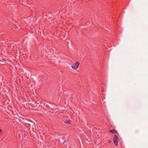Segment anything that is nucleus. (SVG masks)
Segmentation results:
<instances>
[{"mask_svg":"<svg viewBox=\"0 0 148 148\" xmlns=\"http://www.w3.org/2000/svg\"><path fill=\"white\" fill-rule=\"evenodd\" d=\"M112 141L111 140H109V142L110 143Z\"/></svg>","mask_w":148,"mask_h":148,"instance_id":"7","label":"nucleus"},{"mask_svg":"<svg viewBox=\"0 0 148 148\" xmlns=\"http://www.w3.org/2000/svg\"><path fill=\"white\" fill-rule=\"evenodd\" d=\"M65 140H64V143L63 144L65 146H67V145L69 144V142H66V143H65Z\"/></svg>","mask_w":148,"mask_h":148,"instance_id":"5","label":"nucleus"},{"mask_svg":"<svg viewBox=\"0 0 148 148\" xmlns=\"http://www.w3.org/2000/svg\"><path fill=\"white\" fill-rule=\"evenodd\" d=\"M110 132L113 134H117V132L115 130H111L110 131Z\"/></svg>","mask_w":148,"mask_h":148,"instance_id":"3","label":"nucleus"},{"mask_svg":"<svg viewBox=\"0 0 148 148\" xmlns=\"http://www.w3.org/2000/svg\"><path fill=\"white\" fill-rule=\"evenodd\" d=\"M79 65V63L77 62L71 66V68L73 69L76 70L78 68Z\"/></svg>","mask_w":148,"mask_h":148,"instance_id":"2","label":"nucleus"},{"mask_svg":"<svg viewBox=\"0 0 148 148\" xmlns=\"http://www.w3.org/2000/svg\"><path fill=\"white\" fill-rule=\"evenodd\" d=\"M2 130L1 129H0V134H1V133H2Z\"/></svg>","mask_w":148,"mask_h":148,"instance_id":"6","label":"nucleus"},{"mask_svg":"<svg viewBox=\"0 0 148 148\" xmlns=\"http://www.w3.org/2000/svg\"><path fill=\"white\" fill-rule=\"evenodd\" d=\"M65 123L67 124H70L71 123V121L70 120H68L66 121Z\"/></svg>","mask_w":148,"mask_h":148,"instance_id":"4","label":"nucleus"},{"mask_svg":"<svg viewBox=\"0 0 148 148\" xmlns=\"http://www.w3.org/2000/svg\"><path fill=\"white\" fill-rule=\"evenodd\" d=\"M118 137L116 135H114V137L113 141L114 143L116 146L118 145Z\"/></svg>","mask_w":148,"mask_h":148,"instance_id":"1","label":"nucleus"}]
</instances>
